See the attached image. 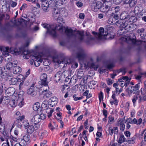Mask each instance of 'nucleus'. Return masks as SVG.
<instances>
[{"mask_svg": "<svg viewBox=\"0 0 146 146\" xmlns=\"http://www.w3.org/2000/svg\"><path fill=\"white\" fill-rule=\"evenodd\" d=\"M84 75L83 71L81 69L78 70L77 72V77L79 79H81L82 78Z\"/></svg>", "mask_w": 146, "mask_h": 146, "instance_id": "nucleus-26", "label": "nucleus"}, {"mask_svg": "<svg viewBox=\"0 0 146 146\" xmlns=\"http://www.w3.org/2000/svg\"><path fill=\"white\" fill-rule=\"evenodd\" d=\"M25 118V116L24 115H22L21 117H18V118L17 119V121H22L23 119H24Z\"/></svg>", "mask_w": 146, "mask_h": 146, "instance_id": "nucleus-58", "label": "nucleus"}, {"mask_svg": "<svg viewBox=\"0 0 146 146\" xmlns=\"http://www.w3.org/2000/svg\"><path fill=\"white\" fill-rule=\"evenodd\" d=\"M139 97L138 100L140 102H144L146 101V96L145 95L143 97H141L140 95H139Z\"/></svg>", "mask_w": 146, "mask_h": 146, "instance_id": "nucleus-37", "label": "nucleus"}, {"mask_svg": "<svg viewBox=\"0 0 146 146\" xmlns=\"http://www.w3.org/2000/svg\"><path fill=\"white\" fill-rule=\"evenodd\" d=\"M121 29L120 30L119 29L118 30L117 32L119 34H120V35H122L123 34H124L125 33H126L127 31H126V29H125V28H120Z\"/></svg>", "mask_w": 146, "mask_h": 146, "instance_id": "nucleus-35", "label": "nucleus"}, {"mask_svg": "<svg viewBox=\"0 0 146 146\" xmlns=\"http://www.w3.org/2000/svg\"><path fill=\"white\" fill-rule=\"evenodd\" d=\"M85 56L84 51L82 50H80L76 54V57L79 60L83 59Z\"/></svg>", "mask_w": 146, "mask_h": 146, "instance_id": "nucleus-18", "label": "nucleus"}, {"mask_svg": "<svg viewBox=\"0 0 146 146\" xmlns=\"http://www.w3.org/2000/svg\"><path fill=\"white\" fill-rule=\"evenodd\" d=\"M18 81L17 79L15 78H13V77L9 83L11 85H15L16 84Z\"/></svg>", "mask_w": 146, "mask_h": 146, "instance_id": "nucleus-36", "label": "nucleus"}, {"mask_svg": "<svg viewBox=\"0 0 146 146\" xmlns=\"http://www.w3.org/2000/svg\"><path fill=\"white\" fill-rule=\"evenodd\" d=\"M122 40L125 41H127L128 40L131 41V42L133 44H134L135 43L136 40L134 38H131L130 36H127V37L123 38Z\"/></svg>", "mask_w": 146, "mask_h": 146, "instance_id": "nucleus-22", "label": "nucleus"}, {"mask_svg": "<svg viewBox=\"0 0 146 146\" xmlns=\"http://www.w3.org/2000/svg\"><path fill=\"white\" fill-rule=\"evenodd\" d=\"M127 141L123 135H121L119 139V142L121 143L124 141Z\"/></svg>", "mask_w": 146, "mask_h": 146, "instance_id": "nucleus-32", "label": "nucleus"}, {"mask_svg": "<svg viewBox=\"0 0 146 146\" xmlns=\"http://www.w3.org/2000/svg\"><path fill=\"white\" fill-rule=\"evenodd\" d=\"M129 82L130 80L129 79H126L123 86H125V87L129 85Z\"/></svg>", "mask_w": 146, "mask_h": 146, "instance_id": "nucleus-64", "label": "nucleus"}, {"mask_svg": "<svg viewBox=\"0 0 146 146\" xmlns=\"http://www.w3.org/2000/svg\"><path fill=\"white\" fill-rule=\"evenodd\" d=\"M22 125L24 126L25 129L29 125V123L27 120H25L22 122Z\"/></svg>", "mask_w": 146, "mask_h": 146, "instance_id": "nucleus-39", "label": "nucleus"}, {"mask_svg": "<svg viewBox=\"0 0 146 146\" xmlns=\"http://www.w3.org/2000/svg\"><path fill=\"white\" fill-rule=\"evenodd\" d=\"M47 91L48 90L47 89L44 90L42 92V94H45L46 98H49L51 96L52 93L50 92H47Z\"/></svg>", "mask_w": 146, "mask_h": 146, "instance_id": "nucleus-28", "label": "nucleus"}, {"mask_svg": "<svg viewBox=\"0 0 146 146\" xmlns=\"http://www.w3.org/2000/svg\"><path fill=\"white\" fill-rule=\"evenodd\" d=\"M72 79L71 78H69L68 77H67L66 78L64 81L66 82H68V84H69L71 82Z\"/></svg>", "mask_w": 146, "mask_h": 146, "instance_id": "nucleus-52", "label": "nucleus"}, {"mask_svg": "<svg viewBox=\"0 0 146 146\" xmlns=\"http://www.w3.org/2000/svg\"><path fill=\"white\" fill-rule=\"evenodd\" d=\"M57 23L56 24L44 23L42 24V26L43 27H65V26L62 24L64 22H63V19L62 17H58L57 19Z\"/></svg>", "mask_w": 146, "mask_h": 146, "instance_id": "nucleus-5", "label": "nucleus"}, {"mask_svg": "<svg viewBox=\"0 0 146 146\" xmlns=\"http://www.w3.org/2000/svg\"><path fill=\"white\" fill-rule=\"evenodd\" d=\"M120 126V130L123 131L124 130L125 128V125L124 124V123L119 124Z\"/></svg>", "mask_w": 146, "mask_h": 146, "instance_id": "nucleus-56", "label": "nucleus"}, {"mask_svg": "<svg viewBox=\"0 0 146 146\" xmlns=\"http://www.w3.org/2000/svg\"><path fill=\"white\" fill-rule=\"evenodd\" d=\"M58 9L59 15L61 14L62 15H64V14L66 11L65 10L64 8H59Z\"/></svg>", "mask_w": 146, "mask_h": 146, "instance_id": "nucleus-44", "label": "nucleus"}, {"mask_svg": "<svg viewBox=\"0 0 146 146\" xmlns=\"http://www.w3.org/2000/svg\"><path fill=\"white\" fill-rule=\"evenodd\" d=\"M40 1L41 2V7L43 11L46 12L47 11L48 8L50 5L49 0L48 1L46 0H41Z\"/></svg>", "mask_w": 146, "mask_h": 146, "instance_id": "nucleus-12", "label": "nucleus"}, {"mask_svg": "<svg viewBox=\"0 0 146 146\" xmlns=\"http://www.w3.org/2000/svg\"><path fill=\"white\" fill-rule=\"evenodd\" d=\"M24 92L21 91L19 92L18 95V98L17 100H10L9 104L12 107H15L17 103H19L18 105L20 107H21L24 105V102L23 101V95L24 94Z\"/></svg>", "mask_w": 146, "mask_h": 146, "instance_id": "nucleus-2", "label": "nucleus"}, {"mask_svg": "<svg viewBox=\"0 0 146 146\" xmlns=\"http://www.w3.org/2000/svg\"><path fill=\"white\" fill-rule=\"evenodd\" d=\"M34 84H33L30 88L27 90V93L31 96H35L37 94L36 91L35 89Z\"/></svg>", "mask_w": 146, "mask_h": 146, "instance_id": "nucleus-15", "label": "nucleus"}, {"mask_svg": "<svg viewBox=\"0 0 146 146\" xmlns=\"http://www.w3.org/2000/svg\"><path fill=\"white\" fill-rule=\"evenodd\" d=\"M40 120H41V119L43 120L46 118V115L45 114L42 113H40Z\"/></svg>", "mask_w": 146, "mask_h": 146, "instance_id": "nucleus-51", "label": "nucleus"}, {"mask_svg": "<svg viewBox=\"0 0 146 146\" xmlns=\"http://www.w3.org/2000/svg\"><path fill=\"white\" fill-rule=\"evenodd\" d=\"M73 98L75 101H77L82 99L83 97L81 96L79 97H77V95L76 94H74L73 96Z\"/></svg>", "mask_w": 146, "mask_h": 146, "instance_id": "nucleus-50", "label": "nucleus"}, {"mask_svg": "<svg viewBox=\"0 0 146 146\" xmlns=\"http://www.w3.org/2000/svg\"><path fill=\"white\" fill-rule=\"evenodd\" d=\"M58 30L59 31H63L65 30V33L68 36H74L76 37H78L80 39L82 40L84 38V32L83 31H73L72 29L68 28H59Z\"/></svg>", "mask_w": 146, "mask_h": 146, "instance_id": "nucleus-1", "label": "nucleus"}, {"mask_svg": "<svg viewBox=\"0 0 146 146\" xmlns=\"http://www.w3.org/2000/svg\"><path fill=\"white\" fill-rule=\"evenodd\" d=\"M49 2L50 4H54L56 5L61 6L63 4L64 1H65V0H49Z\"/></svg>", "mask_w": 146, "mask_h": 146, "instance_id": "nucleus-19", "label": "nucleus"}, {"mask_svg": "<svg viewBox=\"0 0 146 146\" xmlns=\"http://www.w3.org/2000/svg\"><path fill=\"white\" fill-rule=\"evenodd\" d=\"M29 31L31 33H34L39 30V28H29Z\"/></svg>", "mask_w": 146, "mask_h": 146, "instance_id": "nucleus-43", "label": "nucleus"}, {"mask_svg": "<svg viewBox=\"0 0 146 146\" xmlns=\"http://www.w3.org/2000/svg\"><path fill=\"white\" fill-rule=\"evenodd\" d=\"M103 115L105 116V117L107 118L108 115L107 111L105 109H104L103 111Z\"/></svg>", "mask_w": 146, "mask_h": 146, "instance_id": "nucleus-59", "label": "nucleus"}, {"mask_svg": "<svg viewBox=\"0 0 146 146\" xmlns=\"http://www.w3.org/2000/svg\"><path fill=\"white\" fill-rule=\"evenodd\" d=\"M102 3L99 2H97L96 5L94 7V10L95 11V9H96V11H97L98 10L101 8L102 7Z\"/></svg>", "mask_w": 146, "mask_h": 146, "instance_id": "nucleus-31", "label": "nucleus"}, {"mask_svg": "<svg viewBox=\"0 0 146 146\" xmlns=\"http://www.w3.org/2000/svg\"><path fill=\"white\" fill-rule=\"evenodd\" d=\"M27 132L29 134H32L34 131L35 128L33 125H29L27 128Z\"/></svg>", "mask_w": 146, "mask_h": 146, "instance_id": "nucleus-21", "label": "nucleus"}, {"mask_svg": "<svg viewBox=\"0 0 146 146\" xmlns=\"http://www.w3.org/2000/svg\"><path fill=\"white\" fill-rule=\"evenodd\" d=\"M8 96H4L3 103L4 104H8L9 103L10 100L9 99Z\"/></svg>", "mask_w": 146, "mask_h": 146, "instance_id": "nucleus-38", "label": "nucleus"}, {"mask_svg": "<svg viewBox=\"0 0 146 146\" xmlns=\"http://www.w3.org/2000/svg\"><path fill=\"white\" fill-rule=\"evenodd\" d=\"M107 83L109 85L111 84L113 82V80H111V79L108 78L106 80Z\"/></svg>", "mask_w": 146, "mask_h": 146, "instance_id": "nucleus-54", "label": "nucleus"}, {"mask_svg": "<svg viewBox=\"0 0 146 146\" xmlns=\"http://www.w3.org/2000/svg\"><path fill=\"white\" fill-rule=\"evenodd\" d=\"M123 120L122 119H119L118 120V123L117 124V125H119V124H122L123 123Z\"/></svg>", "mask_w": 146, "mask_h": 146, "instance_id": "nucleus-57", "label": "nucleus"}, {"mask_svg": "<svg viewBox=\"0 0 146 146\" xmlns=\"http://www.w3.org/2000/svg\"><path fill=\"white\" fill-rule=\"evenodd\" d=\"M86 36L89 40H92L93 39V38L91 36L90 34V33L88 32H86Z\"/></svg>", "mask_w": 146, "mask_h": 146, "instance_id": "nucleus-46", "label": "nucleus"}, {"mask_svg": "<svg viewBox=\"0 0 146 146\" xmlns=\"http://www.w3.org/2000/svg\"><path fill=\"white\" fill-rule=\"evenodd\" d=\"M107 5H106L105 6V8L106 9V10L108 11L109 9L111 7L112 5V3H106Z\"/></svg>", "mask_w": 146, "mask_h": 146, "instance_id": "nucleus-42", "label": "nucleus"}, {"mask_svg": "<svg viewBox=\"0 0 146 146\" xmlns=\"http://www.w3.org/2000/svg\"><path fill=\"white\" fill-rule=\"evenodd\" d=\"M27 7V5L25 3L23 4L21 7L20 8V10H22L25 9Z\"/></svg>", "mask_w": 146, "mask_h": 146, "instance_id": "nucleus-55", "label": "nucleus"}, {"mask_svg": "<svg viewBox=\"0 0 146 146\" xmlns=\"http://www.w3.org/2000/svg\"><path fill=\"white\" fill-rule=\"evenodd\" d=\"M48 102L47 101H44L41 104V106L42 108L46 109L48 108Z\"/></svg>", "mask_w": 146, "mask_h": 146, "instance_id": "nucleus-27", "label": "nucleus"}, {"mask_svg": "<svg viewBox=\"0 0 146 146\" xmlns=\"http://www.w3.org/2000/svg\"><path fill=\"white\" fill-rule=\"evenodd\" d=\"M110 34H108L107 28H105V29H104V28H100L98 33V38H102V36H106L108 35L109 36V37L110 38H113H113L110 37Z\"/></svg>", "mask_w": 146, "mask_h": 146, "instance_id": "nucleus-9", "label": "nucleus"}, {"mask_svg": "<svg viewBox=\"0 0 146 146\" xmlns=\"http://www.w3.org/2000/svg\"><path fill=\"white\" fill-rule=\"evenodd\" d=\"M40 139H43L44 137H46L47 135V133L46 131H43L40 132L39 133Z\"/></svg>", "mask_w": 146, "mask_h": 146, "instance_id": "nucleus-29", "label": "nucleus"}, {"mask_svg": "<svg viewBox=\"0 0 146 146\" xmlns=\"http://www.w3.org/2000/svg\"><path fill=\"white\" fill-rule=\"evenodd\" d=\"M136 137L134 136L131 139L127 140L128 142L130 143H135V141L136 139Z\"/></svg>", "mask_w": 146, "mask_h": 146, "instance_id": "nucleus-47", "label": "nucleus"}, {"mask_svg": "<svg viewBox=\"0 0 146 146\" xmlns=\"http://www.w3.org/2000/svg\"><path fill=\"white\" fill-rule=\"evenodd\" d=\"M22 29L23 28H17L16 34L17 37H24L27 35L26 31Z\"/></svg>", "mask_w": 146, "mask_h": 146, "instance_id": "nucleus-13", "label": "nucleus"}, {"mask_svg": "<svg viewBox=\"0 0 146 146\" xmlns=\"http://www.w3.org/2000/svg\"><path fill=\"white\" fill-rule=\"evenodd\" d=\"M10 48L8 46H0V50L3 51L2 54L8 60L11 57V55L9 54V52H10Z\"/></svg>", "mask_w": 146, "mask_h": 146, "instance_id": "nucleus-8", "label": "nucleus"}, {"mask_svg": "<svg viewBox=\"0 0 146 146\" xmlns=\"http://www.w3.org/2000/svg\"><path fill=\"white\" fill-rule=\"evenodd\" d=\"M113 16V18L116 20H117L119 18V13H115V14H114L113 13H112Z\"/></svg>", "mask_w": 146, "mask_h": 146, "instance_id": "nucleus-53", "label": "nucleus"}, {"mask_svg": "<svg viewBox=\"0 0 146 146\" xmlns=\"http://www.w3.org/2000/svg\"><path fill=\"white\" fill-rule=\"evenodd\" d=\"M21 68L18 66H15L13 68V73L15 74H19L21 72Z\"/></svg>", "mask_w": 146, "mask_h": 146, "instance_id": "nucleus-23", "label": "nucleus"}, {"mask_svg": "<svg viewBox=\"0 0 146 146\" xmlns=\"http://www.w3.org/2000/svg\"><path fill=\"white\" fill-rule=\"evenodd\" d=\"M126 69L125 68H122L119 69H118L120 72H123V74L125 75V73L126 72Z\"/></svg>", "mask_w": 146, "mask_h": 146, "instance_id": "nucleus-49", "label": "nucleus"}, {"mask_svg": "<svg viewBox=\"0 0 146 146\" xmlns=\"http://www.w3.org/2000/svg\"><path fill=\"white\" fill-rule=\"evenodd\" d=\"M136 0H130V1L129 3V6L132 7L135 6L136 3Z\"/></svg>", "mask_w": 146, "mask_h": 146, "instance_id": "nucleus-34", "label": "nucleus"}, {"mask_svg": "<svg viewBox=\"0 0 146 146\" xmlns=\"http://www.w3.org/2000/svg\"><path fill=\"white\" fill-rule=\"evenodd\" d=\"M112 10H114V12L115 13H119V11L120 10V7L118 6H117L115 7H113L111 8Z\"/></svg>", "mask_w": 146, "mask_h": 146, "instance_id": "nucleus-33", "label": "nucleus"}, {"mask_svg": "<svg viewBox=\"0 0 146 146\" xmlns=\"http://www.w3.org/2000/svg\"><path fill=\"white\" fill-rule=\"evenodd\" d=\"M109 121H108L109 122H114V118L112 117L111 116H110L109 117Z\"/></svg>", "mask_w": 146, "mask_h": 146, "instance_id": "nucleus-60", "label": "nucleus"}, {"mask_svg": "<svg viewBox=\"0 0 146 146\" xmlns=\"http://www.w3.org/2000/svg\"><path fill=\"white\" fill-rule=\"evenodd\" d=\"M5 69L4 67H0V96L3 92V84L2 81L5 76L4 71Z\"/></svg>", "mask_w": 146, "mask_h": 146, "instance_id": "nucleus-7", "label": "nucleus"}, {"mask_svg": "<svg viewBox=\"0 0 146 146\" xmlns=\"http://www.w3.org/2000/svg\"><path fill=\"white\" fill-rule=\"evenodd\" d=\"M13 77L11 76H9L6 77V80L7 81L10 82Z\"/></svg>", "mask_w": 146, "mask_h": 146, "instance_id": "nucleus-63", "label": "nucleus"}, {"mask_svg": "<svg viewBox=\"0 0 146 146\" xmlns=\"http://www.w3.org/2000/svg\"><path fill=\"white\" fill-rule=\"evenodd\" d=\"M140 87V83L136 84L135 86H129L125 90V91L127 93V95L130 96L132 93L137 94L139 92Z\"/></svg>", "mask_w": 146, "mask_h": 146, "instance_id": "nucleus-6", "label": "nucleus"}, {"mask_svg": "<svg viewBox=\"0 0 146 146\" xmlns=\"http://www.w3.org/2000/svg\"><path fill=\"white\" fill-rule=\"evenodd\" d=\"M91 67L94 68L95 70H97V69L98 68V66H96L94 63H92L91 64Z\"/></svg>", "mask_w": 146, "mask_h": 146, "instance_id": "nucleus-61", "label": "nucleus"}, {"mask_svg": "<svg viewBox=\"0 0 146 146\" xmlns=\"http://www.w3.org/2000/svg\"><path fill=\"white\" fill-rule=\"evenodd\" d=\"M118 133V128L117 127H115L111 129V132H110V135H112L113 133L115 134V133L117 134Z\"/></svg>", "mask_w": 146, "mask_h": 146, "instance_id": "nucleus-30", "label": "nucleus"}, {"mask_svg": "<svg viewBox=\"0 0 146 146\" xmlns=\"http://www.w3.org/2000/svg\"><path fill=\"white\" fill-rule=\"evenodd\" d=\"M40 118V116L39 115H35L30 120L31 123H34L36 125L41 121Z\"/></svg>", "mask_w": 146, "mask_h": 146, "instance_id": "nucleus-16", "label": "nucleus"}, {"mask_svg": "<svg viewBox=\"0 0 146 146\" xmlns=\"http://www.w3.org/2000/svg\"><path fill=\"white\" fill-rule=\"evenodd\" d=\"M30 138V135H26L23 136V140L25 141L26 142H27L29 141Z\"/></svg>", "mask_w": 146, "mask_h": 146, "instance_id": "nucleus-41", "label": "nucleus"}, {"mask_svg": "<svg viewBox=\"0 0 146 146\" xmlns=\"http://www.w3.org/2000/svg\"><path fill=\"white\" fill-rule=\"evenodd\" d=\"M11 28H0V36H3L9 33Z\"/></svg>", "mask_w": 146, "mask_h": 146, "instance_id": "nucleus-20", "label": "nucleus"}, {"mask_svg": "<svg viewBox=\"0 0 146 146\" xmlns=\"http://www.w3.org/2000/svg\"><path fill=\"white\" fill-rule=\"evenodd\" d=\"M47 30L46 33H49L50 35H51L53 37H56V28H47Z\"/></svg>", "mask_w": 146, "mask_h": 146, "instance_id": "nucleus-17", "label": "nucleus"}, {"mask_svg": "<svg viewBox=\"0 0 146 146\" xmlns=\"http://www.w3.org/2000/svg\"><path fill=\"white\" fill-rule=\"evenodd\" d=\"M52 14L53 16L56 17L59 16L60 15L59 14V9L56 7L54 8L53 9Z\"/></svg>", "mask_w": 146, "mask_h": 146, "instance_id": "nucleus-24", "label": "nucleus"}, {"mask_svg": "<svg viewBox=\"0 0 146 146\" xmlns=\"http://www.w3.org/2000/svg\"><path fill=\"white\" fill-rule=\"evenodd\" d=\"M31 56L32 57L34 58L32 59V60L34 62V64L35 66L36 67L39 66L40 64V63L42 62V60L38 56L34 55H32Z\"/></svg>", "mask_w": 146, "mask_h": 146, "instance_id": "nucleus-14", "label": "nucleus"}, {"mask_svg": "<svg viewBox=\"0 0 146 146\" xmlns=\"http://www.w3.org/2000/svg\"><path fill=\"white\" fill-rule=\"evenodd\" d=\"M53 61L55 62H57L58 63H60L61 62V61H59L56 57L55 56L53 57Z\"/></svg>", "mask_w": 146, "mask_h": 146, "instance_id": "nucleus-62", "label": "nucleus"}, {"mask_svg": "<svg viewBox=\"0 0 146 146\" xmlns=\"http://www.w3.org/2000/svg\"><path fill=\"white\" fill-rule=\"evenodd\" d=\"M46 110V113L48 114V117L49 118L52 116V113L53 112L54 110L50 108H48Z\"/></svg>", "mask_w": 146, "mask_h": 146, "instance_id": "nucleus-25", "label": "nucleus"}, {"mask_svg": "<svg viewBox=\"0 0 146 146\" xmlns=\"http://www.w3.org/2000/svg\"><path fill=\"white\" fill-rule=\"evenodd\" d=\"M47 75L45 73H43L40 77V81L39 82V83L41 85L45 86L48 85V82H47Z\"/></svg>", "mask_w": 146, "mask_h": 146, "instance_id": "nucleus-11", "label": "nucleus"}, {"mask_svg": "<svg viewBox=\"0 0 146 146\" xmlns=\"http://www.w3.org/2000/svg\"><path fill=\"white\" fill-rule=\"evenodd\" d=\"M51 102H54L55 103V104H57V98L55 97H53L51 98L50 99Z\"/></svg>", "mask_w": 146, "mask_h": 146, "instance_id": "nucleus-48", "label": "nucleus"}, {"mask_svg": "<svg viewBox=\"0 0 146 146\" xmlns=\"http://www.w3.org/2000/svg\"><path fill=\"white\" fill-rule=\"evenodd\" d=\"M14 66L13 63L9 62L7 64L6 67L7 69L10 70L12 67Z\"/></svg>", "mask_w": 146, "mask_h": 146, "instance_id": "nucleus-40", "label": "nucleus"}, {"mask_svg": "<svg viewBox=\"0 0 146 146\" xmlns=\"http://www.w3.org/2000/svg\"><path fill=\"white\" fill-rule=\"evenodd\" d=\"M54 77L55 80L56 82H62L65 78V76L62 72L60 71L56 73L54 76Z\"/></svg>", "mask_w": 146, "mask_h": 146, "instance_id": "nucleus-10", "label": "nucleus"}, {"mask_svg": "<svg viewBox=\"0 0 146 146\" xmlns=\"http://www.w3.org/2000/svg\"><path fill=\"white\" fill-rule=\"evenodd\" d=\"M139 95L137 94L136 95H135L134 96L133 98L132 99V102L134 104H135L136 100L138 99V98H139Z\"/></svg>", "mask_w": 146, "mask_h": 146, "instance_id": "nucleus-45", "label": "nucleus"}, {"mask_svg": "<svg viewBox=\"0 0 146 146\" xmlns=\"http://www.w3.org/2000/svg\"><path fill=\"white\" fill-rule=\"evenodd\" d=\"M17 15H16L13 18L14 20H12L11 21V22L14 25L16 26H21L22 27H26L28 23L29 20H25V19L21 18L17 19V20L15 19L17 17Z\"/></svg>", "mask_w": 146, "mask_h": 146, "instance_id": "nucleus-4", "label": "nucleus"}, {"mask_svg": "<svg viewBox=\"0 0 146 146\" xmlns=\"http://www.w3.org/2000/svg\"><path fill=\"white\" fill-rule=\"evenodd\" d=\"M10 52H11L15 55H19L20 54H23L25 57L27 59H28L29 57V54L28 51L24 50V48L23 47H21L19 49L17 48H13L11 47L10 49Z\"/></svg>", "mask_w": 146, "mask_h": 146, "instance_id": "nucleus-3", "label": "nucleus"}]
</instances>
